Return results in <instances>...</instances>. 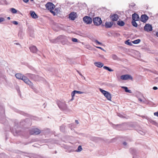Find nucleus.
<instances>
[{
	"label": "nucleus",
	"instance_id": "34",
	"mask_svg": "<svg viewBox=\"0 0 158 158\" xmlns=\"http://www.w3.org/2000/svg\"><path fill=\"white\" fill-rule=\"evenodd\" d=\"M65 128V126H61L60 127V130L61 131H63V132L64 131Z\"/></svg>",
	"mask_w": 158,
	"mask_h": 158
},
{
	"label": "nucleus",
	"instance_id": "37",
	"mask_svg": "<svg viewBox=\"0 0 158 158\" xmlns=\"http://www.w3.org/2000/svg\"><path fill=\"white\" fill-rule=\"evenodd\" d=\"M94 42L97 43L99 45H102V44L99 42L98 40H94Z\"/></svg>",
	"mask_w": 158,
	"mask_h": 158
},
{
	"label": "nucleus",
	"instance_id": "31",
	"mask_svg": "<svg viewBox=\"0 0 158 158\" xmlns=\"http://www.w3.org/2000/svg\"><path fill=\"white\" fill-rule=\"evenodd\" d=\"M82 149L81 146H79L76 151L77 152H80L82 151Z\"/></svg>",
	"mask_w": 158,
	"mask_h": 158
},
{
	"label": "nucleus",
	"instance_id": "22",
	"mask_svg": "<svg viewBox=\"0 0 158 158\" xmlns=\"http://www.w3.org/2000/svg\"><path fill=\"white\" fill-rule=\"evenodd\" d=\"M83 93H84L83 92L75 90L72 92L71 95L72 97H74L75 94H82Z\"/></svg>",
	"mask_w": 158,
	"mask_h": 158
},
{
	"label": "nucleus",
	"instance_id": "41",
	"mask_svg": "<svg viewBox=\"0 0 158 158\" xmlns=\"http://www.w3.org/2000/svg\"><path fill=\"white\" fill-rule=\"evenodd\" d=\"M138 132L139 133V134L142 135H144L145 134L143 132L141 131H139Z\"/></svg>",
	"mask_w": 158,
	"mask_h": 158
},
{
	"label": "nucleus",
	"instance_id": "5",
	"mask_svg": "<svg viewBox=\"0 0 158 158\" xmlns=\"http://www.w3.org/2000/svg\"><path fill=\"white\" fill-rule=\"evenodd\" d=\"M23 80L26 84L29 85L32 88L33 87V83L27 78V76H23Z\"/></svg>",
	"mask_w": 158,
	"mask_h": 158
},
{
	"label": "nucleus",
	"instance_id": "27",
	"mask_svg": "<svg viewBox=\"0 0 158 158\" xmlns=\"http://www.w3.org/2000/svg\"><path fill=\"white\" fill-rule=\"evenodd\" d=\"M129 41H130V40H128L125 42V43L126 44H127L129 46L132 45V44Z\"/></svg>",
	"mask_w": 158,
	"mask_h": 158
},
{
	"label": "nucleus",
	"instance_id": "12",
	"mask_svg": "<svg viewBox=\"0 0 158 158\" xmlns=\"http://www.w3.org/2000/svg\"><path fill=\"white\" fill-rule=\"evenodd\" d=\"M148 17L146 15H142L140 17V20L143 23H146L148 19Z\"/></svg>",
	"mask_w": 158,
	"mask_h": 158
},
{
	"label": "nucleus",
	"instance_id": "23",
	"mask_svg": "<svg viewBox=\"0 0 158 158\" xmlns=\"http://www.w3.org/2000/svg\"><path fill=\"white\" fill-rule=\"evenodd\" d=\"M122 88L124 89L125 90V91L126 92L129 93H132V92L131 90L128 89V88L127 87L125 86H122Z\"/></svg>",
	"mask_w": 158,
	"mask_h": 158
},
{
	"label": "nucleus",
	"instance_id": "6",
	"mask_svg": "<svg viewBox=\"0 0 158 158\" xmlns=\"http://www.w3.org/2000/svg\"><path fill=\"white\" fill-rule=\"evenodd\" d=\"M83 20L85 23L87 24H90L92 22L91 18L88 16H85L83 18Z\"/></svg>",
	"mask_w": 158,
	"mask_h": 158
},
{
	"label": "nucleus",
	"instance_id": "59",
	"mask_svg": "<svg viewBox=\"0 0 158 158\" xmlns=\"http://www.w3.org/2000/svg\"><path fill=\"white\" fill-rule=\"evenodd\" d=\"M133 158H135V157L134 156H133Z\"/></svg>",
	"mask_w": 158,
	"mask_h": 158
},
{
	"label": "nucleus",
	"instance_id": "43",
	"mask_svg": "<svg viewBox=\"0 0 158 158\" xmlns=\"http://www.w3.org/2000/svg\"><path fill=\"white\" fill-rule=\"evenodd\" d=\"M96 48H99V49H100L103 51H105V50L102 48H101V47H96Z\"/></svg>",
	"mask_w": 158,
	"mask_h": 158
},
{
	"label": "nucleus",
	"instance_id": "8",
	"mask_svg": "<svg viewBox=\"0 0 158 158\" xmlns=\"http://www.w3.org/2000/svg\"><path fill=\"white\" fill-rule=\"evenodd\" d=\"M120 78L123 80H127L128 79L132 80V77L129 74H125L122 75L120 77Z\"/></svg>",
	"mask_w": 158,
	"mask_h": 158
},
{
	"label": "nucleus",
	"instance_id": "56",
	"mask_svg": "<svg viewBox=\"0 0 158 158\" xmlns=\"http://www.w3.org/2000/svg\"><path fill=\"white\" fill-rule=\"evenodd\" d=\"M7 19H10V17H9L7 18Z\"/></svg>",
	"mask_w": 158,
	"mask_h": 158
},
{
	"label": "nucleus",
	"instance_id": "54",
	"mask_svg": "<svg viewBox=\"0 0 158 158\" xmlns=\"http://www.w3.org/2000/svg\"><path fill=\"white\" fill-rule=\"evenodd\" d=\"M156 80L157 81H158V77H157L156 79Z\"/></svg>",
	"mask_w": 158,
	"mask_h": 158
},
{
	"label": "nucleus",
	"instance_id": "25",
	"mask_svg": "<svg viewBox=\"0 0 158 158\" xmlns=\"http://www.w3.org/2000/svg\"><path fill=\"white\" fill-rule=\"evenodd\" d=\"M103 68L104 69H105L106 70H107L109 71L110 72H112L113 71V70L111 69H110V68L109 67L106 66H104L103 67Z\"/></svg>",
	"mask_w": 158,
	"mask_h": 158
},
{
	"label": "nucleus",
	"instance_id": "20",
	"mask_svg": "<svg viewBox=\"0 0 158 158\" xmlns=\"http://www.w3.org/2000/svg\"><path fill=\"white\" fill-rule=\"evenodd\" d=\"M15 76L17 78L22 80L24 76L21 73H18L15 74Z\"/></svg>",
	"mask_w": 158,
	"mask_h": 158
},
{
	"label": "nucleus",
	"instance_id": "50",
	"mask_svg": "<svg viewBox=\"0 0 158 158\" xmlns=\"http://www.w3.org/2000/svg\"><path fill=\"white\" fill-rule=\"evenodd\" d=\"M75 122L77 124H79V123L78 122V120H75Z\"/></svg>",
	"mask_w": 158,
	"mask_h": 158
},
{
	"label": "nucleus",
	"instance_id": "51",
	"mask_svg": "<svg viewBox=\"0 0 158 158\" xmlns=\"http://www.w3.org/2000/svg\"><path fill=\"white\" fill-rule=\"evenodd\" d=\"M145 117H147L146 116H142L141 117L142 118H145Z\"/></svg>",
	"mask_w": 158,
	"mask_h": 158
},
{
	"label": "nucleus",
	"instance_id": "24",
	"mask_svg": "<svg viewBox=\"0 0 158 158\" xmlns=\"http://www.w3.org/2000/svg\"><path fill=\"white\" fill-rule=\"evenodd\" d=\"M117 23L118 25L120 26H123L124 24L125 23L123 21H118L117 22Z\"/></svg>",
	"mask_w": 158,
	"mask_h": 158
},
{
	"label": "nucleus",
	"instance_id": "57",
	"mask_svg": "<svg viewBox=\"0 0 158 158\" xmlns=\"http://www.w3.org/2000/svg\"><path fill=\"white\" fill-rule=\"evenodd\" d=\"M16 44L17 45H18V44H19V43H16Z\"/></svg>",
	"mask_w": 158,
	"mask_h": 158
},
{
	"label": "nucleus",
	"instance_id": "55",
	"mask_svg": "<svg viewBox=\"0 0 158 158\" xmlns=\"http://www.w3.org/2000/svg\"><path fill=\"white\" fill-rule=\"evenodd\" d=\"M80 75L81 76H82L83 77H84V79H85V78L84 77H83V76L81 74H80Z\"/></svg>",
	"mask_w": 158,
	"mask_h": 158
},
{
	"label": "nucleus",
	"instance_id": "18",
	"mask_svg": "<svg viewBox=\"0 0 158 158\" xmlns=\"http://www.w3.org/2000/svg\"><path fill=\"white\" fill-rule=\"evenodd\" d=\"M30 14L31 17L35 19L38 18L37 15L34 11L31 10L30 11Z\"/></svg>",
	"mask_w": 158,
	"mask_h": 158
},
{
	"label": "nucleus",
	"instance_id": "45",
	"mask_svg": "<svg viewBox=\"0 0 158 158\" xmlns=\"http://www.w3.org/2000/svg\"><path fill=\"white\" fill-rule=\"evenodd\" d=\"M16 89L17 90V91H18V92L19 93L20 91L19 87L18 86H16Z\"/></svg>",
	"mask_w": 158,
	"mask_h": 158
},
{
	"label": "nucleus",
	"instance_id": "35",
	"mask_svg": "<svg viewBox=\"0 0 158 158\" xmlns=\"http://www.w3.org/2000/svg\"><path fill=\"white\" fill-rule=\"evenodd\" d=\"M112 57L114 60H116L117 58V56L115 55H112Z\"/></svg>",
	"mask_w": 158,
	"mask_h": 158
},
{
	"label": "nucleus",
	"instance_id": "17",
	"mask_svg": "<svg viewBox=\"0 0 158 158\" xmlns=\"http://www.w3.org/2000/svg\"><path fill=\"white\" fill-rule=\"evenodd\" d=\"M30 51L34 53H36L38 51L37 49V48L36 46H33L29 48Z\"/></svg>",
	"mask_w": 158,
	"mask_h": 158
},
{
	"label": "nucleus",
	"instance_id": "15",
	"mask_svg": "<svg viewBox=\"0 0 158 158\" xmlns=\"http://www.w3.org/2000/svg\"><path fill=\"white\" fill-rule=\"evenodd\" d=\"M139 15L136 13H134L132 15V20L138 21L139 20Z\"/></svg>",
	"mask_w": 158,
	"mask_h": 158
},
{
	"label": "nucleus",
	"instance_id": "49",
	"mask_svg": "<svg viewBox=\"0 0 158 158\" xmlns=\"http://www.w3.org/2000/svg\"><path fill=\"white\" fill-rule=\"evenodd\" d=\"M127 143L126 142H124L123 143V144L124 146H126L127 145Z\"/></svg>",
	"mask_w": 158,
	"mask_h": 158
},
{
	"label": "nucleus",
	"instance_id": "42",
	"mask_svg": "<svg viewBox=\"0 0 158 158\" xmlns=\"http://www.w3.org/2000/svg\"><path fill=\"white\" fill-rule=\"evenodd\" d=\"M154 115L156 116H157V117H158V111L156 112H155L154 113Z\"/></svg>",
	"mask_w": 158,
	"mask_h": 158
},
{
	"label": "nucleus",
	"instance_id": "9",
	"mask_svg": "<svg viewBox=\"0 0 158 158\" xmlns=\"http://www.w3.org/2000/svg\"><path fill=\"white\" fill-rule=\"evenodd\" d=\"M110 18L113 22L117 21L119 18L118 15L116 14H111Z\"/></svg>",
	"mask_w": 158,
	"mask_h": 158
},
{
	"label": "nucleus",
	"instance_id": "3",
	"mask_svg": "<svg viewBox=\"0 0 158 158\" xmlns=\"http://www.w3.org/2000/svg\"><path fill=\"white\" fill-rule=\"evenodd\" d=\"M99 90L108 100L110 101H111V94L108 92L104 90L101 88H100Z\"/></svg>",
	"mask_w": 158,
	"mask_h": 158
},
{
	"label": "nucleus",
	"instance_id": "30",
	"mask_svg": "<svg viewBox=\"0 0 158 158\" xmlns=\"http://www.w3.org/2000/svg\"><path fill=\"white\" fill-rule=\"evenodd\" d=\"M4 121L5 122H6V119L4 118H2L0 117V122L1 123H4L3 121Z\"/></svg>",
	"mask_w": 158,
	"mask_h": 158
},
{
	"label": "nucleus",
	"instance_id": "13",
	"mask_svg": "<svg viewBox=\"0 0 158 158\" xmlns=\"http://www.w3.org/2000/svg\"><path fill=\"white\" fill-rule=\"evenodd\" d=\"M27 77H29L31 79L34 80H39L38 78L36 77V75L31 74V73H27L26 74Z\"/></svg>",
	"mask_w": 158,
	"mask_h": 158
},
{
	"label": "nucleus",
	"instance_id": "47",
	"mask_svg": "<svg viewBox=\"0 0 158 158\" xmlns=\"http://www.w3.org/2000/svg\"><path fill=\"white\" fill-rule=\"evenodd\" d=\"M29 1V0H23V1L25 3H27Z\"/></svg>",
	"mask_w": 158,
	"mask_h": 158
},
{
	"label": "nucleus",
	"instance_id": "44",
	"mask_svg": "<svg viewBox=\"0 0 158 158\" xmlns=\"http://www.w3.org/2000/svg\"><path fill=\"white\" fill-rule=\"evenodd\" d=\"M4 21V19L3 18H0V23Z\"/></svg>",
	"mask_w": 158,
	"mask_h": 158
},
{
	"label": "nucleus",
	"instance_id": "2",
	"mask_svg": "<svg viewBox=\"0 0 158 158\" xmlns=\"http://www.w3.org/2000/svg\"><path fill=\"white\" fill-rule=\"evenodd\" d=\"M47 9L50 11V12L55 15V13L53 11L55 7V6L52 2H48L45 5Z\"/></svg>",
	"mask_w": 158,
	"mask_h": 158
},
{
	"label": "nucleus",
	"instance_id": "1",
	"mask_svg": "<svg viewBox=\"0 0 158 158\" xmlns=\"http://www.w3.org/2000/svg\"><path fill=\"white\" fill-rule=\"evenodd\" d=\"M67 38V37L64 35H61L59 36L56 39L50 40L51 42L53 43H56L58 42L59 40L66 42L68 41Z\"/></svg>",
	"mask_w": 158,
	"mask_h": 158
},
{
	"label": "nucleus",
	"instance_id": "38",
	"mask_svg": "<svg viewBox=\"0 0 158 158\" xmlns=\"http://www.w3.org/2000/svg\"><path fill=\"white\" fill-rule=\"evenodd\" d=\"M36 78H38V79H39V80H37V81H40V80H42V78L40 77L38 75H36Z\"/></svg>",
	"mask_w": 158,
	"mask_h": 158
},
{
	"label": "nucleus",
	"instance_id": "32",
	"mask_svg": "<svg viewBox=\"0 0 158 158\" xmlns=\"http://www.w3.org/2000/svg\"><path fill=\"white\" fill-rule=\"evenodd\" d=\"M130 152L132 154H135L136 152L135 149L133 148H131L130 150Z\"/></svg>",
	"mask_w": 158,
	"mask_h": 158
},
{
	"label": "nucleus",
	"instance_id": "7",
	"mask_svg": "<svg viewBox=\"0 0 158 158\" xmlns=\"http://www.w3.org/2000/svg\"><path fill=\"white\" fill-rule=\"evenodd\" d=\"M57 105L60 109L65 110L67 108V105L64 102H59L57 103Z\"/></svg>",
	"mask_w": 158,
	"mask_h": 158
},
{
	"label": "nucleus",
	"instance_id": "19",
	"mask_svg": "<svg viewBox=\"0 0 158 158\" xmlns=\"http://www.w3.org/2000/svg\"><path fill=\"white\" fill-rule=\"evenodd\" d=\"M95 65L99 68H101L103 66L104 64L101 62H96L94 63Z\"/></svg>",
	"mask_w": 158,
	"mask_h": 158
},
{
	"label": "nucleus",
	"instance_id": "33",
	"mask_svg": "<svg viewBox=\"0 0 158 158\" xmlns=\"http://www.w3.org/2000/svg\"><path fill=\"white\" fill-rule=\"evenodd\" d=\"M39 157V156L35 154H33L31 156V158H38Z\"/></svg>",
	"mask_w": 158,
	"mask_h": 158
},
{
	"label": "nucleus",
	"instance_id": "58",
	"mask_svg": "<svg viewBox=\"0 0 158 158\" xmlns=\"http://www.w3.org/2000/svg\"><path fill=\"white\" fill-rule=\"evenodd\" d=\"M31 0V1H33V0Z\"/></svg>",
	"mask_w": 158,
	"mask_h": 158
},
{
	"label": "nucleus",
	"instance_id": "14",
	"mask_svg": "<svg viewBox=\"0 0 158 158\" xmlns=\"http://www.w3.org/2000/svg\"><path fill=\"white\" fill-rule=\"evenodd\" d=\"M76 13L75 12H72L69 15V18L71 20H74L76 18Z\"/></svg>",
	"mask_w": 158,
	"mask_h": 158
},
{
	"label": "nucleus",
	"instance_id": "10",
	"mask_svg": "<svg viewBox=\"0 0 158 158\" xmlns=\"http://www.w3.org/2000/svg\"><path fill=\"white\" fill-rule=\"evenodd\" d=\"M40 133V130L37 128L34 129L30 131V133L31 135H38Z\"/></svg>",
	"mask_w": 158,
	"mask_h": 158
},
{
	"label": "nucleus",
	"instance_id": "48",
	"mask_svg": "<svg viewBox=\"0 0 158 158\" xmlns=\"http://www.w3.org/2000/svg\"><path fill=\"white\" fill-rule=\"evenodd\" d=\"M138 100H139V101H140V102H143V100L141 98H139L138 99Z\"/></svg>",
	"mask_w": 158,
	"mask_h": 158
},
{
	"label": "nucleus",
	"instance_id": "11",
	"mask_svg": "<svg viewBox=\"0 0 158 158\" xmlns=\"http://www.w3.org/2000/svg\"><path fill=\"white\" fill-rule=\"evenodd\" d=\"M144 28L145 31L148 32L151 31L152 30V26L148 24H146V25L144 26Z\"/></svg>",
	"mask_w": 158,
	"mask_h": 158
},
{
	"label": "nucleus",
	"instance_id": "53",
	"mask_svg": "<svg viewBox=\"0 0 158 158\" xmlns=\"http://www.w3.org/2000/svg\"><path fill=\"white\" fill-rule=\"evenodd\" d=\"M156 35L157 37H158V32L156 33Z\"/></svg>",
	"mask_w": 158,
	"mask_h": 158
},
{
	"label": "nucleus",
	"instance_id": "36",
	"mask_svg": "<svg viewBox=\"0 0 158 158\" xmlns=\"http://www.w3.org/2000/svg\"><path fill=\"white\" fill-rule=\"evenodd\" d=\"M72 41L75 42H77L78 41V40L77 39L75 38H73L72 39Z\"/></svg>",
	"mask_w": 158,
	"mask_h": 158
},
{
	"label": "nucleus",
	"instance_id": "26",
	"mask_svg": "<svg viewBox=\"0 0 158 158\" xmlns=\"http://www.w3.org/2000/svg\"><path fill=\"white\" fill-rule=\"evenodd\" d=\"M136 21L132 20L131 23L133 26L135 27H137L138 26L137 23L136 22Z\"/></svg>",
	"mask_w": 158,
	"mask_h": 158
},
{
	"label": "nucleus",
	"instance_id": "46",
	"mask_svg": "<svg viewBox=\"0 0 158 158\" xmlns=\"http://www.w3.org/2000/svg\"><path fill=\"white\" fill-rule=\"evenodd\" d=\"M153 89H154V90H157V89H158V88L156 86H154L153 87Z\"/></svg>",
	"mask_w": 158,
	"mask_h": 158
},
{
	"label": "nucleus",
	"instance_id": "40",
	"mask_svg": "<svg viewBox=\"0 0 158 158\" xmlns=\"http://www.w3.org/2000/svg\"><path fill=\"white\" fill-rule=\"evenodd\" d=\"M12 23L14 24H15V25H17L18 24V23L16 21H13L12 22Z\"/></svg>",
	"mask_w": 158,
	"mask_h": 158
},
{
	"label": "nucleus",
	"instance_id": "28",
	"mask_svg": "<svg viewBox=\"0 0 158 158\" xmlns=\"http://www.w3.org/2000/svg\"><path fill=\"white\" fill-rule=\"evenodd\" d=\"M140 42V40L139 39H137L132 41V43L135 44H139Z\"/></svg>",
	"mask_w": 158,
	"mask_h": 158
},
{
	"label": "nucleus",
	"instance_id": "39",
	"mask_svg": "<svg viewBox=\"0 0 158 158\" xmlns=\"http://www.w3.org/2000/svg\"><path fill=\"white\" fill-rule=\"evenodd\" d=\"M143 102L144 103H148V102L147 100L145 98H144V99L143 100Z\"/></svg>",
	"mask_w": 158,
	"mask_h": 158
},
{
	"label": "nucleus",
	"instance_id": "21",
	"mask_svg": "<svg viewBox=\"0 0 158 158\" xmlns=\"http://www.w3.org/2000/svg\"><path fill=\"white\" fill-rule=\"evenodd\" d=\"M145 118L147 119L148 121H149L150 123L152 124H154L155 125H157V123L154 121L149 118L148 117H145Z\"/></svg>",
	"mask_w": 158,
	"mask_h": 158
},
{
	"label": "nucleus",
	"instance_id": "29",
	"mask_svg": "<svg viewBox=\"0 0 158 158\" xmlns=\"http://www.w3.org/2000/svg\"><path fill=\"white\" fill-rule=\"evenodd\" d=\"M10 11L13 14H15L17 12V10L14 8H11Z\"/></svg>",
	"mask_w": 158,
	"mask_h": 158
},
{
	"label": "nucleus",
	"instance_id": "4",
	"mask_svg": "<svg viewBox=\"0 0 158 158\" xmlns=\"http://www.w3.org/2000/svg\"><path fill=\"white\" fill-rule=\"evenodd\" d=\"M93 21L94 24L96 26H99L101 25L102 23V21L101 18L98 17H97L94 18Z\"/></svg>",
	"mask_w": 158,
	"mask_h": 158
},
{
	"label": "nucleus",
	"instance_id": "52",
	"mask_svg": "<svg viewBox=\"0 0 158 158\" xmlns=\"http://www.w3.org/2000/svg\"><path fill=\"white\" fill-rule=\"evenodd\" d=\"M73 97H72V98L71 99V100L72 101V100H73L74 99Z\"/></svg>",
	"mask_w": 158,
	"mask_h": 158
},
{
	"label": "nucleus",
	"instance_id": "16",
	"mask_svg": "<svg viewBox=\"0 0 158 158\" xmlns=\"http://www.w3.org/2000/svg\"><path fill=\"white\" fill-rule=\"evenodd\" d=\"M114 24L113 22H106L105 23V27L106 28H110Z\"/></svg>",
	"mask_w": 158,
	"mask_h": 158
}]
</instances>
